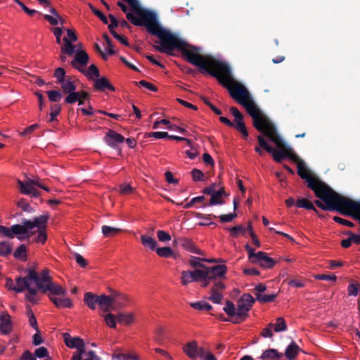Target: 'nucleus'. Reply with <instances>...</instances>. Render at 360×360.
Listing matches in <instances>:
<instances>
[{"mask_svg":"<svg viewBox=\"0 0 360 360\" xmlns=\"http://www.w3.org/2000/svg\"><path fill=\"white\" fill-rule=\"evenodd\" d=\"M202 58H204L202 60L210 58L214 65L209 63V62H205L206 70L199 68L200 72L202 74L207 73L217 78L221 84L228 89L230 96L245 108L247 112L252 119V124L255 129L263 133L265 136L276 144V147L282 146L283 140L277 132L275 125L256 105L248 89L238 82H234L231 85L233 79L230 66L225 62L217 60L210 55L202 56Z\"/></svg>","mask_w":360,"mask_h":360,"instance_id":"nucleus-1","label":"nucleus"},{"mask_svg":"<svg viewBox=\"0 0 360 360\" xmlns=\"http://www.w3.org/2000/svg\"><path fill=\"white\" fill-rule=\"evenodd\" d=\"M49 219V214H46L36 217L33 220L24 219L21 224H13L11 227L0 225V236L6 237L10 239H13L16 236L21 241L28 239L36 233V231H33L34 228L45 229Z\"/></svg>","mask_w":360,"mask_h":360,"instance_id":"nucleus-2","label":"nucleus"},{"mask_svg":"<svg viewBox=\"0 0 360 360\" xmlns=\"http://www.w3.org/2000/svg\"><path fill=\"white\" fill-rule=\"evenodd\" d=\"M257 139L259 146L269 153L272 154L273 159L275 162L281 163L285 158H288L294 162L298 161V157L294 154L292 148L288 146L284 141H282V146L277 147L278 150H276L267 143L262 135L257 136Z\"/></svg>","mask_w":360,"mask_h":360,"instance_id":"nucleus-3","label":"nucleus"},{"mask_svg":"<svg viewBox=\"0 0 360 360\" xmlns=\"http://www.w3.org/2000/svg\"><path fill=\"white\" fill-rule=\"evenodd\" d=\"M205 261V258H201L198 257L191 256L188 262L189 265L193 268L200 267V271H204L207 276V279L215 278L223 276L224 274H226L227 267L224 264L216 265L214 266L208 267L205 266L202 262Z\"/></svg>","mask_w":360,"mask_h":360,"instance_id":"nucleus-4","label":"nucleus"},{"mask_svg":"<svg viewBox=\"0 0 360 360\" xmlns=\"http://www.w3.org/2000/svg\"><path fill=\"white\" fill-rule=\"evenodd\" d=\"M207 274L198 269L193 271H182L181 276V282L183 285H187L191 282H200L202 288L207 287Z\"/></svg>","mask_w":360,"mask_h":360,"instance_id":"nucleus-5","label":"nucleus"},{"mask_svg":"<svg viewBox=\"0 0 360 360\" xmlns=\"http://www.w3.org/2000/svg\"><path fill=\"white\" fill-rule=\"evenodd\" d=\"M215 277V278H209L207 280V286L210 283H213V286L210 290L211 295L209 300L213 303L219 304L222 299V295L219 293V291L225 289V285L223 281L226 278V274H224L223 276L220 277Z\"/></svg>","mask_w":360,"mask_h":360,"instance_id":"nucleus-6","label":"nucleus"},{"mask_svg":"<svg viewBox=\"0 0 360 360\" xmlns=\"http://www.w3.org/2000/svg\"><path fill=\"white\" fill-rule=\"evenodd\" d=\"M297 174L302 179H304L307 183V186L310 189H314V186L322 183L318 177L312 175L310 170L307 167L304 162L300 160L297 162Z\"/></svg>","mask_w":360,"mask_h":360,"instance_id":"nucleus-7","label":"nucleus"},{"mask_svg":"<svg viewBox=\"0 0 360 360\" xmlns=\"http://www.w3.org/2000/svg\"><path fill=\"white\" fill-rule=\"evenodd\" d=\"M255 302V299L249 293H245L237 303V316L247 319L248 312Z\"/></svg>","mask_w":360,"mask_h":360,"instance_id":"nucleus-8","label":"nucleus"},{"mask_svg":"<svg viewBox=\"0 0 360 360\" xmlns=\"http://www.w3.org/2000/svg\"><path fill=\"white\" fill-rule=\"evenodd\" d=\"M124 140L125 139L122 135L112 129H109L103 137L104 142L110 148L117 150L119 155L122 153L119 144L123 143Z\"/></svg>","mask_w":360,"mask_h":360,"instance_id":"nucleus-9","label":"nucleus"},{"mask_svg":"<svg viewBox=\"0 0 360 360\" xmlns=\"http://www.w3.org/2000/svg\"><path fill=\"white\" fill-rule=\"evenodd\" d=\"M28 278L35 283L38 290H39L40 285H45L51 281V278L47 269L42 270L40 274L34 270H29Z\"/></svg>","mask_w":360,"mask_h":360,"instance_id":"nucleus-10","label":"nucleus"},{"mask_svg":"<svg viewBox=\"0 0 360 360\" xmlns=\"http://www.w3.org/2000/svg\"><path fill=\"white\" fill-rule=\"evenodd\" d=\"M204 350L205 348L198 347L195 340L187 342L183 347L184 352L191 359L202 358Z\"/></svg>","mask_w":360,"mask_h":360,"instance_id":"nucleus-11","label":"nucleus"},{"mask_svg":"<svg viewBox=\"0 0 360 360\" xmlns=\"http://www.w3.org/2000/svg\"><path fill=\"white\" fill-rule=\"evenodd\" d=\"M89 60L88 53L85 51H79L76 53L74 59L71 61L72 68L78 70L81 72H85L82 68L86 66Z\"/></svg>","mask_w":360,"mask_h":360,"instance_id":"nucleus-12","label":"nucleus"},{"mask_svg":"<svg viewBox=\"0 0 360 360\" xmlns=\"http://www.w3.org/2000/svg\"><path fill=\"white\" fill-rule=\"evenodd\" d=\"M114 300L110 292V295H105L104 294L99 295L98 307L103 312H109L111 310H114L115 307Z\"/></svg>","mask_w":360,"mask_h":360,"instance_id":"nucleus-13","label":"nucleus"},{"mask_svg":"<svg viewBox=\"0 0 360 360\" xmlns=\"http://www.w3.org/2000/svg\"><path fill=\"white\" fill-rule=\"evenodd\" d=\"M39 290H41L43 293L49 291L51 294L56 295H65L66 293V290L65 289L52 281H50L45 285H40Z\"/></svg>","mask_w":360,"mask_h":360,"instance_id":"nucleus-14","label":"nucleus"},{"mask_svg":"<svg viewBox=\"0 0 360 360\" xmlns=\"http://www.w3.org/2000/svg\"><path fill=\"white\" fill-rule=\"evenodd\" d=\"M13 328L11 316L7 313L0 315V331L4 335L9 334Z\"/></svg>","mask_w":360,"mask_h":360,"instance_id":"nucleus-15","label":"nucleus"},{"mask_svg":"<svg viewBox=\"0 0 360 360\" xmlns=\"http://www.w3.org/2000/svg\"><path fill=\"white\" fill-rule=\"evenodd\" d=\"M257 256L256 264H259L264 269H271L276 264V261L269 257L267 253L264 252H258Z\"/></svg>","mask_w":360,"mask_h":360,"instance_id":"nucleus-16","label":"nucleus"},{"mask_svg":"<svg viewBox=\"0 0 360 360\" xmlns=\"http://www.w3.org/2000/svg\"><path fill=\"white\" fill-rule=\"evenodd\" d=\"M94 80V88L99 91H104L108 89L115 91V88L110 84L109 80L105 77L97 78Z\"/></svg>","mask_w":360,"mask_h":360,"instance_id":"nucleus-17","label":"nucleus"},{"mask_svg":"<svg viewBox=\"0 0 360 360\" xmlns=\"http://www.w3.org/2000/svg\"><path fill=\"white\" fill-rule=\"evenodd\" d=\"M90 95L88 92L84 91H74L71 94H69L65 98V103L68 104H73L75 102H79L80 98H89Z\"/></svg>","mask_w":360,"mask_h":360,"instance_id":"nucleus-18","label":"nucleus"},{"mask_svg":"<svg viewBox=\"0 0 360 360\" xmlns=\"http://www.w3.org/2000/svg\"><path fill=\"white\" fill-rule=\"evenodd\" d=\"M109 290L112 292L114 304L118 308L124 307L129 300L127 295L112 289H110Z\"/></svg>","mask_w":360,"mask_h":360,"instance_id":"nucleus-19","label":"nucleus"},{"mask_svg":"<svg viewBox=\"0 0 360 360\" xmlns=\"http://www.w3.org/2000/svg\"><path fill=\"white\" fill-rule=\"evenodd\" d=\"M63 340L65 345L72 349L81 347L84 342L79 337H72L68 333H63Z\"/></svg>","mask_w":360,"mask_h":360,"instance_id":"nucleus-20","label":"nucleus"},{"mask_svg":"<svg viewBox=\"0 0 360 360\" xmlns=\"http://www.w3.org/2000/svg\"><path fill=\"white\" fill-rule=\"evenodd\" d=\"M84 302L89 308L94 310L96 308V305L98 306L99 295L91 292H87L84 294Z\"/></svg>","mask_w":360,"mask_h":360,"instance_id":"nucleus-21","label":"nucleus"},{"mask_svg":"<svg viewBox=\"0 0 360 360\" xmlns=\"http://www.w3.org/2000/svg\"><path fill=\"white\" fill-rule=\"evenodd\" d=\"M30 281H32L28 278V275L25 277H19L16 278V285L13 288V290L16 292H21L24 290L27 289L29 290L30 287Z\"/></svg>","mask_w":360,"mask_h":360,"instance_id":"nucleus-22","label":"nucleus"},{"mask_svg":"<svg viewBox=\"0 0 360 360\" xmlns=\"http://www.w3.org/2000/svg\"><path fill=\"white\" fill-rule=\"evenodd\" d=\"M18 184L20 191L22 194L30 195L33 198H37L40 195L39 191L37 188L31 186L30 187L25 186V184L22 181L18 180Z\"/></svg>","mask_w":360,"mask_h":360,"instance_id":"nucleus-23","label":"nucleus"},{"mask_svg":"<svg viewBox=\"0 0 360 360\" xmlns=\"http://www.w3.org/2000/svg\"><path fill=\"white\" fill-rule=\"evenodd\" d=\"M283 356L282 353H279L275 349H268L263 352L260 356V359L263 360H278Z\"/></svg>","mask_w":360,"mask_h":360,"instance_id":"nucleus-24","label":"nucleus"},{"mask_svg":"<svg viewBox=\"0 0 360 360\" xmlns=\"http://www.w3.org/2000/svg\"><path fill=\"white\" fill-rule=\"evenodd\" d=\"M50 300L58 308H71L73 306L72 302L68 298H60L50 296Z\"/></svg>","mask_w":360,"mask_h":360,"instance_id":"nucleus-25","label":"nucleus"},{"mask_svg":"<svg viewBox=\"0 0 360 360\" xmlns=\"http://www.w3.org/2000/svg\"><path fill=\"white\" fill-rule=\"evenodd\" d=\"M300 350V347L295 342H292L285 349L284 354L289 360H292Z\"/></svg>","mask_w":360,"mask_h":360,"instance_id":"nucleus-26","label":"nucleus"},{"mask_svg":"<svg viewBox=\"0 0 360 360\" xmlns=\"http://www.w3.org/2000/svg\"><path fill=\"white\" fill-rule=\"evenodd\" d=\"M296 205L297 207H300V208H304L306 210H313L319 217H321V214L319 213V211L315 208L313 203L311 201L307 200L306 198L298 199L297 200Z\"/></svg>","mask_w":360,"mask_h":360,"instance_id":"nucleus-27","label":"nucleus"},{"mask_svg":"<svg viewBox=\"0 0 360 360\" xmlns=\"http://www.w3.org/2000/svg\"><path fill=\"white\" fill-rule=\"evenodd\" d=\"M113 360H139L135 354L122 353L120 349H116L112 354Z\"/></svg>","mask_w":360,"mask_h":360,"instance_id":"nucleus-28","label":"nucleus"},{"mask_svg":"<svg viewBox=\"0 0 360 360\" xmlns=\"http://www.w3.org/2000/svg\"><path fill=\"white\" fill-rule=\"evenodd\" d=\"M141 241L143 246L148 248L150 250H156L157 241L151 236L146 235L141 236Z\"/></svg>","mask_w":360,"mask_h":360,"instance_id":"nucleus-29","label":"nucleus"},{"mask_svg":"<svg viewBox=\"0 0 360 360\" xmlns=\"http://www.w3.org/2000/svg\"><path fill=\"white\" fill-rule=\"evenodd\" d=\"M62 91L64 94H71L74 91L76 90V85L73 81H71L70 79H65L63 82L60 83Z\"/></svg>","mask_w":360,"mask_h":360,"instance_id":"nucleus-30","label":"nucleus"},{"mask_svg":"<svg viewBox=\"0 0 360 360\" xmlns=\"http://www.w3.org/2000/svg\"><path fill=\"white\" fill-rule=\"evenodd\" d=\"M65 46L61 47V53L72 56L75 53V46L67 37L63 38Z\"/></svg>","mask_w":360,"mask_h":360,"instance_id":"nucleus-31","label":"nucleus"},{"mask_svg":"<svg viewBox=\"0 0 360 360\" xmlns=\"http://www.w3.org/2000/svg\"><path fill=\"white\" fill-rule=\"evenodd\" d=\"M195 217H197L198 219H205L204 221H200L198 223V225L201 226H209L211 224H214V223L211 221V219L212 217L217 218V216H215L214 214H204L198 213V212L195 213Z\"/></svg>","mask_w":360,"mask_h":360,"instance_id":"nucleus-32","label":"nucleus"},{"mask_svg":"<svg viewBox=\"0 0 360 360\" xmlns=\"http://www.w3.org/2000/svg\"><path fill=\"white\" fill-rule=\"evenodd\" d=\"M12 252V244L8 241L0 242V256L7 257Z\"/></svg>","mask_w":360,"mask_h":360,"instance_id":"nucleus-33","label":"nucleus"},{"mask_svg":"<svg viewBox=\"0 0 360 360\" xmlns=\"http://www.w3.org/2000/svg\"><path fill=\"white\" fill-rule=\"evenodd\" d=\"M134 321V314L131 313H119L117 314V322L125 325H129Z\"/></svg>","mask_w":360,"mask_h":360,"instance_id":"nucleus-34","label":"nucleus"},{"mask_svg":"<svg viewBox=\"0 0 360 360\" xmlns=\"http://www.w3.org/2000/svg\"><path fill=\"white\" fill-rule=\"evenodd\" d=\"M102 233L105 237H112L117 235L118 233L121 231V229L119 228L111 227L107 225H103L101 227Z\"/></svg>","mask_w":360,"mask_h":360,"instance_id":"nucleus-35","label":"nucleus"},{"mask_svg":"<svg viewBox=\"0 0 360 360\" xmlns=\"http://www.w3.org/2000/svg\"><path fill=\"white\" fill-rule=\"evenodd\" d=\"M156 253L161 257L169 258L173 257L176 258L174 251L170 247H163L156 248Z\"/></svg>","mask_w":360,"mask_h":360,"instance_id":"nucleus-36","label":"nucleus"},{"mask_svg":"<svg viewBox=\"0 0 360 360\" xmlns=\"http://www.w3.org/2000/svg\"><path fill=\"white\" fill-rule=\"evenodd\" d=\"M13 257L20 260H26L27 248L25 244H21L13 252Z\"/></svg>","mask_w":360,"mask_h":360,"instance_id":"nucleus-37","label":"nucleus"},{"mask_svg":"<svg viewBox=\"0 0 360 360\" xmlns=\"http://www.w3.org/2000/svg\"><path fill=\"white\" fill-rule=\"evenodd\" d=\"M273 328L276 333L285 331L288 328L286 321L283 317L277 318L276 323H274Z\"/></svg>","mask_w":360,"mask_h":360,"instance_id":"nucleus-38","label":"nucleus"},{"mask_svg":"<svg viewBox=\"0 0 360 360\" xmlns=\"http://www.w3.org/2000/svg\"><path fill=\"white\" fill-rule=\"evenodd\" d=\"M210 196L211 198L209 203L203 204L202 207L213 206L216 205H223L224 203V201L222 200V197L219 196V193L215 192L213 194L210 195Z\"/></svg>","mask_w":360,"mask_h":360,"instance_id":"nucleus-39","label":"nucleus"},{"mask_svg":"<svg viewBox=\"0 0 360 360\" xmlns=\"http://www.w3.org/2000/svg\"><path fill=\"white\" fill-rule=\"evenodd\" d=\"M104 319L106 325L111 328H115L117 326V314L115 315L112 313H108L106 315L104 316Z\"/></svg>","mask_w":360,"mask_h":360,"instance_id":"nucleus-40","label":"nucleus"},{"mask_svg":"<svg viewBox=\"0 0 360 360\" xmlns=\"http://www.w3.org/2000/svg\"><path fill=\"white\" fill-rule=\"evenodd\" d=\"M191 306L199 311H210L212 309V307L205 301H199L196 302L191 303Z\"/></svg>","mask_w":360,"mask_h":360,"instance_id":"nucleus-41","label":"nucleus"},{"mask_svg":"<svg viewBox=\"0 0 360 360\" xmlns=\"http://www.w3.org/2000/svg\"><path fill=\"white\" fill-rule=\"evenodd\" d=\"M256 299L260 302H272L276 298V294H271V295H262L261 293H255Z\"/></svg>","mask_w":360,"mask_h":360,"instance_id":"nucleus-42","label":"nucleus"},{"mask_svg":"<svg viewBox=\"0 0 360 360\" xmlns=\"http://www.w3.org/2000/svg\"><path fill=\"white\" fill-rule=\"evenodd\" d=\"M233 127L236 128L239 132H240L245 139L248 137V131L243 120L236 121Z\"/></svg>","mask_w":360,"mask_h":360,"instance_id":"nucleus-43","label":"nucleus"},{"mask_svg":"<svg viewBox=\"0 0 360 360\" xmlns=\"http://www.w3.org/2000/svg\"><path fill=\"white\" fill-rule=\"evenodd\" d=\"M223 310L229 316H233L237 314V309L236 308L235 304L229 300L226 302V306L224 307Z\"/></svg>","mask_w":360,"mask_h":360,"instance_id":"nucleus-44","label":"nucleus"},{"mask_svg":"<svg viewBox=\"0 0 360 360\" xmlns=\"http://www.w3.org/2000/svg\"><path fill=\"white\" fill-rule=\"evenodd\" d=\"M46 94L51 102H58L63 97V95L60 93V91L58 90L47 91Z\"/></svg>","mask_w":360,"mask_h":360,"instance_id":"nucleus-45","label":"nucleus"},{"mask_svg":"<svg viewBox=\"0 0 360 360\" xmlns=\"http://www.w3.org/2000/svg\"><path fill=\"white\" fill-rule=\"evenodd\" d=\"M181 245L188 252L193 253L196 246L194 243L189 239L187 238H181L180 239Z\"/></svg>","mask_w":360,"mask_h":360,"instance_id":"nucleus-46","label":"nucleus"},{"mask_svg":"<svg viewBox=\"0 0 360 360\" xmlns=\"http://www.w3.org/2000/svg\"><path fill=\"white\" fill-rule=\"evenodd\" d=\"M61 110L60 105H53L51 106L50 120L49 122H52L56 120V117L60 114Z\"/></svg>","mask_w":360,"mask_h":360,"instance_id":"nucleus-47","label":"nucleus"},{"mask_svg":"<svg viewBox=\"0 0 360 360\" xmlns=\"http://www.w3.org/2000/svg\"><path fill=\"white\" fill-rule=\"evenodd\" d=\"M231 235L233 238H237L239 234H244L246 231L245 228L242 225H238L229 229Z\"/></svg>","mask_w":360,"mask_h":360,"instance_id":"nucleus-48","label":"nucleus"},{"mask_svg":"<svg viewBox=\"0 0 360 360\" xmlns=\"http://www.w3.org/2000/svg\"><path fill=\"white\" fill-rule=\"evenodd\" d=\"M84 75H85L86 77H89L90 79H92V78L90 77V76L93 75L95 76L97 78L99 77L100 73L98 68L92 64L89 67L88 71L85 70V72H82Z\"/></svg>","mask_w":360,"mask_h":360,"instance_id":"nucleus-49","label":"nucleus"},{"mask_svg":"<svg viewBox=\"0 0 360 360\" xmlns=\"http://www.w3.org/2000/svg\"><path fill=\"white\" fill-rule=\"evenodd\" d=\"M53 77L56 78L58 83L60 84L65 79V71L63 68H58L55 70Z\"/></svg>","mask_w":360,"mask_h":360,"instance_id":"nucleus-50","label":"nucleus"},{"mask_svg":"<svg viewBox=\"0 0 360 360\" xmlns=\"http://www.w3.org/2000/svg\"><path fill=\"white\" fill-rule=\"evenodd\" d=\"M17 205L18 207L21 208L24 212L32 213L34 211V209L25 199L19 200L17 202Z\"/></svg>","mask_w":360,"mask_h":360,"instance_id":"nucleus-51","label":"nucleus"},{"mask_svg":"<svg viewBox=\"0 0 360 360\" xmlns=\"http://www.w3.org/2000/svg\"><path fill=\"white\" fill-rule=\"evenodd\" d=\"M192 179L194 181H205V175L204 173L198 169H193L191 172Z\"/></svg>","mask_w":360,"mask_h":360,"instance_id":"nucleus-52","label":"nucleus"},{"mask_svg":"<svg viewBox=\"0 0 360 360\" xmlns=\"http://www.w3.org/2000/svg\"><path fill=\"white\" fill-rule=\"evenodd\" d=\"M89 8L95 15H96L104 24L107 25L108 20L106 16L99 10L96 8L92 4H89Z\"/></svg>","mask_w":360,"mask_h":360,"instance_id":"nucleus-53","label":"nucleus"},{"mask_svg":"<svg viewBox=\"0 0 360 360\" xmlns=\"http://www.w3.org/2000/svg\"><path fill=\"white\" fill-rule=\"evenodd\" d=\"M37 293V289L34 288H29L28 293L25 295L26 299L33 303L35 304L37 302V299L36 298V295Z\"/></svg>","mask_w":360,"mask_h":360,"instance_id":"nucleus-54","label":"nucleus"},{"mask_svg":"<svg viewBox=\"0 0 360 360\" xmlns=\"http://www.w3.org/2000/svg\"><path fill=\"white\" fill-rule=\"evenodd\" d=\"M135 84L140 86L145 87L147 89L150 90L151 91H153V92H156L158 91L157 86H155L153 84H151L146 80H141L139 82H135Z\"/></svg>","mask_w":360,"mask_h":360,"instance_id":"nucleus-55","label":"nucleus"},{"mask_svg":"<svg viewBox=\"0 0 360 360\" xmlns=\"http://www.w3.org/2000/svg\"><path fill=\"white\" fill-rule=\"evenodd\" d=\"M37 237L36 238V242L40 243L41 244H44L47 240V234L46 232V229H37Z\"/></svg>","mask_w":360,"mask_h":360,"instance_id":"nucleus-56","label":"nucleus"},{"mask_svg":"<svg viewBox=\"0 0 360 360\" xmlns=\"http://www.w3.org/2000/svg\"><path fill=\"white\" fill-rule=\"evenodd\" d=\"M72 256L74 259H75L76 262L81 266V267H86L88 264L87 261L79 253L77 252H73Z\"/></svg>","mask_w":360,"mask_h":360,"instance_id":"nucleus-57","label":"nucleus"},{"mask_svg":"<svg viewBox=\"0 0 360 360\" xmlns=\"http://www.w3.org/2000/svg\"><path fill=\"white\" fill-rule=\"evenodd\" d=\"M245 250L248 252L249 259L252 264H256V260L258 258L257 252L255 253V250L249 245H245Z\"/></svg>","mask_w":360,"mask_h":360,"instance_id":"nucleus-58","label":"nucleus"},{"mask_svg":"<svg viewBox=\"0 0 360 360\" xmlns=\"http://www.w3.org/2000/svg\"><path fill=\"white\" fill-rule=\"evenodd\" d=\"M34 354L36 358H46L49 357V352L48 349L44 347H40L35 349Z\"/></svg>","mask_w":360,"mask_h":360,"instance_id":"nucleus-59","label":"nucleus"},{"mask_svg":"<svg viewBox=\"0 0 360 360\" xmlns=\"http://www.w3.org/2000/svg\"><path fill=\"white\" fill-rule=\"evenodd\" d=\"M205 198L204 195H200V196L195 197V198H192L191 200L189 202H188L186 205H184V207L185 209H189L191 207H193L195 203L203 202L205 201Z\"/></svg>","mask_w":360,"mask_h":360,"instance_id":"nucleus-60","label":"nucleus"},{"mask_svg":"<svg viewBox=\"0 0 360 360\" xmlns=\"http://www.w3.org/2000/svg\"><path fill=\"white\" fill-rule=\"evenodd\" d=\"M103 37L105 39V42L107 44V46H108V54L109 55H114L115 53V51L113 49L112 43V41H111L110 37L106 33H104L103 34Z\"/></svg>","mask_w":360,"mask_h":360,"instance_id":"nucleus-61","label":"nucleus"},{"mask_svg":"<svg viewBox=\"0 0 360 360\" xmlns=\"http://www.w3.org/2000/svg\"><path fill=\"white\" fill-rule=\"evenodd\" d=\"M108 17L111 22V23L108 25V29H109L110 32L112 35V33L116 32L115 31V28L118 26V20L112 14H110Z\"/></svg>","mask_w":360,"mask_h":360,"instance_id":"nucleus-62","label":"nucleus"},{"mask_svg":"<svg viewBox=\"0 0 360 360\" xmlns=\"http://www.w3.org/2000/svg\"><path fill=\"white\" fill-rule=\"evenodd\" d=\"M157 237L161 242H165L171 240L170 235L162 230H158L157 231Z\"/></svg>","mask_w":360,"mask_h":360,"instance_id":"nucleus-63","label":"nucleus"},{"mask_svg":"<svg viewBox=\"0 0 360 360\" xmlns=\"http://www.w3.org/2000/svg\"><path fill=\"white\" fill-rule=\"evenodd\" d=\"M273 326L274 323H269L267 326L262 330L261 335L264 338H271L273 336Z\"/></svg>","mask_w":360,"mask_h":360,"instance_id":"nucleus-64","label":"nucleus"}]
</instances>
